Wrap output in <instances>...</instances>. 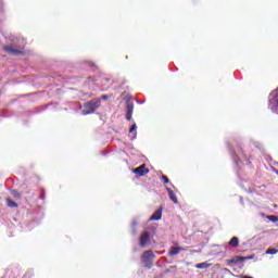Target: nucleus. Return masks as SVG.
Returning <instances> with one entry per match:
<instances>
[{
    "label": "nucleus",
    "mask_w": 278,
    "mask_h": 278,
    "mask_svg": "<svg viewBox=\"0 0 278 278\" xmlns=\"http://www.w3.org/2000/svg\"><path fill=\"white\" fill-rule=\"evenodd\" d=\"M231 155L237 168H242L243 164H249L248 156L242 148L238 147L233 152H231Z\"/></svg>",
    "instance_id": "obj_1"
},
{
    "label": "nucleus",
    "mask_w": 278,
    "mask_h": 278,
    "mask_svg": "<svg viewBox=\"0 0 278 278\" xmlns=\"http://www.w3.org/2000/svg\"><path fill=\"white\" fill-rule=\"evenodd\" d=\"M99 108H101V99L94 98L83 105L81 114L83 116H88V114H94V112H97Z\"/></svg>",
    "instance_id": "obj_2"
},
{
    "label": "nucleus",
    "mask_w": 278,
    "mask_h": 278,
    "mask_svg": "<svg viewBox=\"0 0 278 278\" xmlns=\"http://www.w3.org/2000/svg\"><path fill=\"white\" fill-rule=\"evenodd\" d=\"M153 260H155V253L152 250H147L143 252L141 262L144 264L146 268H153Z\"/></svg>",
    "instance_id": "obj_3"
},
{
    "label": "nucleus",
    "mask_w": 278,
    "mask_h": 278,
    "mask_svg": "<svg viewBox=\"0 0 278 278\" xmlns=\"http://www.w3.org/2000/svg\"><path fill=\"white\" fill-rule=\"evenodd\" d=\"M268 110L274 114H278V88L269 94Z\"/></svg>",
    "instance_id": "obj_4"
},
{
    "label": "nucleus",
    "mask_w": 278,
    "mask_h": 278,
    "mask_svg": "<svg viewBox=\"0 0 278 278\" xmlns=\"http://www.w3.org/2000/svg\"><path fill=\"white\" fill-rule=\"evenodd\" d=\"M149 244H151V232L143 231L139 237V247H141V249H147Z\"/></svg>",
    "instance_id": "obj_5"
},
{
    "label": "nucleus",
    "mask_w": 278,
    "mask_h": 278,
    "mask_svg": "<svg viewBox=\"0 0 278 278\" xmlns=\"http://www.w3.org/2000/svg\"><path fill=\"white\" fill-rule=\"evenodd\" d=\"M4 51L11 55H23V49H16L12 46H4Z\"/></svg>",
    "instance_id": "obj_6"
},
{
    "label": "nucleus",
    "mask_w": 278,
    "mask_h": 278,
    "mask_svg": "<svg viewBox=\"0 0 278 278\" xmlns=\"http://www.w3.org/2000/svg\"><path fill=\"white\" fill-rule=\"evenodd\" d=\"M132 173H135L139 177H144V175H149V169L147 168V166L144 164H142L139 167L134 168Z\"/></svg>",
    "instance_id": "obj_7"
},
{
    "label": "nucleus",
    "mask_w": 278,
    "mask_h": 278,
    "mask_svg": "<svg viewBox=\"0 0 278 278\" xmlns=\"http://www.w3.org/2000/svg\"><path fill=\"white\" fill-rule=\"evenodd\" d=\"M247 260H253V256H237L229 261V264H241V262H247Z\"/></svg>",
    "instance_id": "obj_8"
},
{
    "label": "nucleus",
    "mask_w": 278,
    "mask_h": 278,
    "mask_svg": "<svg viewBox=\"0 0 278 278\" xmlns=\"http://www.w3.org/2000/svg\"><path fill=\"white\" fill-rule=\"evenodd\" d=\"M181 251H185L181 247H172L170 251L168 252V255L170 257H175V255H179Z\"/></svg>",
    "instance_id": "obj_9"
},
{
    "label": "nucleus",
    "mask_w": 278,
    "mask_h": 278,
    "mask_svg": "<svg viewBox=\"0 0 278 278\" xmlns=\"http://www.w3.org/2000/svg\"><path fill=\"white\" fill-rule=\"evenodd\" d=\"M136 129H138V126L136 124H134L130 129H129V138L130 140H136L137 136H138V131H136Z\"/></svg>",
    "instance_id": "obj_10"
},
{
    "label": "nucleus",
    "mask_w": 278,
    "mask_h": 278,
    "mask_svg": "<svg viewBox=\"0 0 278 278\" xmlns=\"http://www.w3.org/2000/svg\"><path fill=\"white\" fill-rule=\"evenodd\" d=\"M136 129H138V126L136 124H134L130 129H129V138L130 140H136L137 136H138V131H136Z\"/></svg>",
    "instance_id": "obj_11"
},
{
    "label": "nucleus",
    "mask_w": 278,
    "mask_h": 278,
    "mask_svg": "<svg viewBox=\"0 0 278 278\" xmlns=\"http://www.w3.org/2000/svg\"><path fill=\"white\" fill-rule=\"evenodd\" d=\"M162 219V207H160L159 210H156L151 217L149 218V220H161Z\"/></svg>",
    "instance_id": "obj_12"
},
{
    "label": "nucleus",
    "mask_w": 278,
    "mask_h": 278,
    "mask_svg": "<svg viewBox=\"0 0 278 278\" xmlns=\"http://www.w3.org/2000/svg\"><path fill=\"white\" fill-rule=\"evenodd\" d=\"M166 191L168 192V197L170 201H173V203L175 204L179 203V201L177 200V195H175V192L173 191V189L166 187Z\"/></svg>",
    "instance_id": "obj_13"
},
{
    "label": "nucleus",
    "mask_w": 278,
    "mask_h": 278,
    "mask_svg": "<svg viewBox=\"0 0 278 278\" xmlns=\"http://www.w3.org/2000/svg\"><path fill=\"white\" fill-rule=\"evenodd\" d=\"M228 244L229 247L236 248L240 244V239H238V237H232Z\"/></svg>",
    "instance_id": "obj_14"
},
{
    "label": "nucleus",
    "mask_w": 278,
    "mask_h": 278,
    "mask_svg": "<svg viewBox=\"0 0 278 278\" xmlns=\"http://www.w3.org/2000/svg\"><path fill=\"white\" fill-rule=\"evenodd\" d=\"M7 205L9 207H18V204L16 202H14L12 199L7 198Z\"/></svg>",
    "instance_id": "obj_15"
},
{
    "label": "nucleus",
    "mask_w": 278,
    "mask_h": 278,
    "mask_svg": "<svg viewBox=\"0 0 278 278\" xmlns=\"http://www.w3.org/2000/svg\"><path fill=\"white\" fill-rule=\"evenodd\" d=\"M208 267H210V264L207 263H200L195 265V268H200V269L208 268Z\"/></svg>",
    "instance_id": "obj_16"
},
{
    "label": "nucleus",
    "mask_w": 278,
    "mask_h": 278,
    "mask_svg": "<svg viewBox=\"0 0 278 278\" xmlns=\"http://www.w3.org/2000/svg\"><path fill=\"white\" fill-rule=\"evenodd\" d=\"M267 255H276V253H278V250L275 248L268 249L266 251Z\"/></svg>",
    "instance_id": "obj_17"
},
{
    "label": "nucleus",
    "mask_w": 278,
    "mask_h": 278,
    "mask_svg": "<svg viewBox=\"0 0 278 278\" xmlns=\"http://www.w3.org/2000/svg\"><path fill=\"white\" fill-rule=\"evenodd\" d=\"M11 194H12V197H14V199H21V193H18V191H16V190H12Z\"/></svg>",
    "instance_id": "obj_18"
},
{
    "label": "nucleus",
    "mask_w": 278,
    "mask_h": 278,
    "mask_svg": "<svg viewBox=\"0 0 278 278\" xmlns=\"http://www.w3.org/2000/svg\"><path fill=\"white\" fill-rule=\"evenodd\" d=\"M267 218H268V220H270L271 223H277V220H278V217L275 216V215H268Z\"/></svg>",
    "instance_id": "obj_19"
},
{
    "label": "nucleus",
    "mask_w": 278,
    "mask_h": 278,
    "mask_svg": "<svg viewBox=\"0 0 278 278\" xmlns=\"http://www.w3.org/2000/svg\"><path fill=\"white\" fill-rule=\"evenodd\" d=\"M127 114H134V105L131 104L127 105Z\"/></svg>",
    "instance_id": "obj_20"
},
{
    "label": "nucleus",
    "mask_w": 278,
    "mask_h": 278,
    "mask_svg": "<svg viewBox=\"0 0 278 278\" xmlns=\"http://www.w3.org/2000/svg\"><path fill=\"white\" fill-rule=\"evenodd\" d=\"M161 179H162V181L164 182V184H170V179H168V176H162L161 177Z\"/></svg>",
    "instance_id": "obj_21"
},
{
    "label": "nucleus",
    "mask_w": 278,
    "mask_h": 278,
    "mask_svg": "<svg viewBox=\"0 0 278 278\" xmlns=\"http://www.w3.org/2000/svg\"><path fill=\"white\" fill-rule=\"evenodd\" d=\"M96 99H100V101H101V99H102V101H108V99H110V96L104 94L101 98H96Z\"/></svg>",
    "instance_id": "obj_22"
},
{
    "label": "nucleus",
    "mask_w": 278,
    "mask_h": 278,
    "mask_svg": "<svg viewBox=\"0 0 278 278\" xmlns=\"http://www.w3.org/2000/svg\"><path fill=\"white\" fill-rule=\"evenodd\" d=\"M136 225H138V220H137V219H134L132 223H131L132 229H136Z\"/></svg>",
    "instance_id": "obj_23"
},
{
    "label": "nucleus",
    "mask_w": 278,
    "mask_h": 278,
    "mask_svg": "<svg viewBox=\"0 0 278 278\" xmlns=\"http://www.w3.org/2000/svg\"><path fill=\"white\" fill-rule=\"evenodd\" d=\"M131 113H126V121H131Z\"/></svg>",
    "instance_id": "obj_24"
},
{
    "label": "nucleus",
    "mask_w": 278,
    "mask_h": 278,
    "mask_svg": "<svg viewBox=\"0 0 278 278\" xmlns=\"http://www.w3.org/2000/svg\"><path fill=\"white\" fill-rule=\"evenodd\" d=\"M240 201L242 204L244 203V199L242 197H240Z\"/></svg>",
    "instance_id": "obj_25"
},
{
    "label": "nucleus",
    "mask_w": 278,
    "mask_h": 278,
    "mask_svg": "<svg viewBox=\"0 0 278 278\" xmlns=\"http://www.w3.org/2000/svg\"><path fill=\"white\" fill-rule=\"evenodd\" d=\"M40 199H45V194H41V195H40Z\"/></svg>",
    "instance_id": "obj_26"
},
{
    "label": "nucleus",
    "mask_w": 278,
    "mask_h": 278,
    "mask_svg": "<svg viewBox=\"0 0 278 278\" xmlns=\"http://www.w3.org/2000/svg\"><path fill=\"white\" fill-rule=\"evenodd\" d=\"M249 192H253L252 190H249Z\"/></svg>",
    "instance_id": "obj_27"
}]
</instances>
